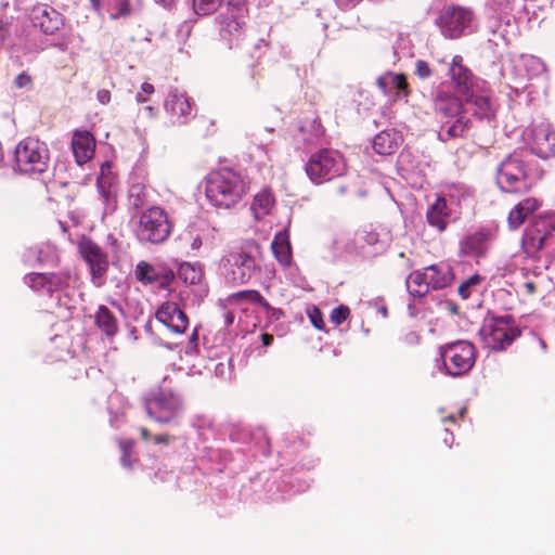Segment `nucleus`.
<instances>
[{
    "instance_id": "3c124183",
    "label": "nucleus",
    "mask_w": 555,
    "mask_h": 555,
    "mask_svg": "<svg viewBox=\"0 0 555 555\" xmlns=\"http://www.w3.org/2000/svg\"><path fill=\"white\" fill-rule=\"evenodd\" d=\"M402 341L408 346H415L420 341V336L416 332L410 331L403 335Z\"/></svg>"
},
{
    "instance_id": "f257e3e1",
    "label": "nucleus",
    "mask_w": 555,
    "mask_h": 555,
    "mask_svg": "<svg viewBox=\"0 0 555 555\" xmlns=\"http://www.w3.org/2000/svg\"><path fill=\"white\" fill-rule=\"evenodd\" d=\"M246 190L243 178L230 168L210 172L206 181L207 199L217 208L229 209L235 206Z\"/></svg>"
},
{
    "instance_id": "7ed1b4c3",
    "label": "nucleus",
    "mask_w": 555,
    "mask_h": 555,
    "mask_svg": "<svg viewBox=\"0 0 555 555\" xmlns=\"http://www.w3.org/2000/svg\"><path fill=\"white\" fill-rule=\"evenodd\" d=\"M50 166V151L46 142L37 138H25L14 152V169L26 176L42 175Z\"/></svg>"
},
{
    "instance_id": "0e129e2a",
    "label": "nucleus",
    "mask_w": 555,
    "mask_h": 555,
    "mask_svg": "<svg viewBox=\"0 0 555 555\" xmlns=\"http://www.w3.org/2000/svg\"><path fill=\"white\" fill-rule=\"evenodd\" d=\"M91 3L92 9L96 13H101V0H89Z\"/></svg>"
},
{
    "instance_id": "ea45409f",
    "label": "nucleus",
    "mask_w": 555,
    "mask_h": 555,
    "mask_svg": "<svg viewBox=\"0 0 555 555\" xmlns=\"http://www.w3.org/2000/svg\"><path fill=\"white\" fill-rule=\"evenodd\" d=\"M481 282V278L478 274H474L463 281L459 287L457 293L462 299H467L472 294V288L477 286Z\"/></svg>"
},
{
    "instance_id": "09e8293b",
    "label": "nucleus",
    "mask_w": 555,
    "mask_h": 555,
    "mask_svg": "<svg viewBox=\"0 0 555 555\" xmlns=\"http://www.w3.org/2000/svg\"><path fill=\"white\" fill-rule=\"evenodd\" d=\"M184 240H186L190 243V247L192 250L196 251L202 247V237L198 234L193 235L192 232H188V234L184 236Z\"/></svg>"
},
{
    "instance_id": "a211bd4d",
    "label": "nucleus",
    "mask_w": 555,
    "mask_h": 555,
    "mask_svg": "<svg viewBox=\"0 0 555 555\" xmlns=\"http://www.w3.org/2000/svg\"><path fill=\"white\" fill-rule=\"evenodd\" d=\"M195 103L185 93L171 92L165 101V109L172 121L178 125L186 124L193 116Z\"/></svg>"
},
{
    "instance_id": "4c0bfd02",
    "label": "nucleus",
    "mask_w": 555,
    "mask_h": 555,
    "mask_svg": "<svg viewBox=\"0 0 555 555\" xmlns=\"http://www.w3.org/2000/svg\"><path fill=\"white\" fill-rule=\"evenodd\" d=\"M223 0H193V8L197 15H207L217 11Z\"/></svg>"
},
{
    "instance_id": "603ef678",
    "label": "nucleus",
    "mask_w": 555,
    "mask_h": 555,
    "mask_svg": "<svg viewBox=\"0 0 555 555\" xmlns=\"http://www.w3.org/2000/svg\"><path fill=\"white\" fill-rule=\"evenodd\" d=\"M96 99L103 105L108 104L111 102V99H112L111 91L106 90V89L99 90L98 93H96Z\"/></svg>"
},
{
    "instance_id": "7c9ffc66",
    "label": "nucleus",
    "mask_w": 555,
    "mask_h": 555,
    "mask_svg": "<svg viewBox=\"0 0 555 555\" xmlns=\"http://www.w3.org/2000/svg\"><path fill=\"white\" fill-rule=\"evenodd\" d=\"M48 293H54L67 287L72 280L69 270L48 273Z\"/></svg>"
},
{
    "instance_id": "ddd939ff",
    "label": "nucleus",
    "mask_w": 555,
    "mask_h": 555,
    "mask_svg": "<svg viewBox=\"0 0 555 555\" xmlns=\"http://www.w3.org/2000/svg\"><path fill=\"white\" fill-rule=\"evenodd\" d=\"M454 93L464 98L472 95L476 78L473 72L463 64L461 55L453 56L447 73Z\"/></svg>"
},
{
    "instance_id": "c756f323",
    "label": "nucleus",
    "mask_w": 555,
    "mask_h": 555,
    "mask_svg": "<svg viewBox=\"0 0 555 555\" xmlns=\"http://www.w3.org/2000/svg\"><path fill=\"white\" fill-rule=\"evenodd\" d=\"M466 103H472L475 106L474 114L479 118H492L494 117L495 109L491 102V99L486 95H472L465 99Z\"/></svg>"
},
{
    "instance_id": "58836bf2",
    "label": "nucleus",
    "mask_w": 555,
    "mask_h": 555,
    "mask_svg": "<svg viewBox=\"0 0 555 555\" xmlns=\"http://www.w3.org/2000/svg\"><path fill=\"white\" fill-rule=\"evenodd\" d=\"M134 442L132 440H120L119 448L121 451L120 463L125 468H132L133 461L131 459V453L133 449Z\"/></svg>"
},
{
    "instance_id": "f8f14e48",
    "label": "nucleus",
    "mask_w": 555,
    "mask_h": 555,
    "mask_svg": "<svg viewBox=\"0 0 555 555\" xmlns=\"http://www.w3.org/2000/svg\"><path fill=\"white\" fill-rule=\"evenodd\" d=\"M473 12L464 7H446L436 20L437 26L446 38H459L470 25Z\"/></svg>"
},
{
    "instance_id": "052dcab7",
    "label": "nucleus",
    "mask_w": 555,
    "mask_h": 555,
    "mask_svg": "<svg viewBox=\"0 0 555 555\" xmlns=\"http://www.w3.org/2000/svg\"><path fill=\"white\" fill-rule=\"evenodd\" d=\"M144 109H145V112H146V114H147V116L150 118H155L156 117L157 111H156V108L154 106L147 105V106H145Z\"/></svg>"
},
{
    "instance_id": "5fc2aeb1",
    "label": "nucleus",
    "mask_w": 555,
    "mask_h": 555,
    "mask_svg": "<svg viewBox=\"0 0 555 555\" xmlns=\"http://www.w3.org/2000/svg\"><path fill=\"white\" fill-rule=\"evenodd\" d=\"M340 8H351L361 2V0H335Z\"/></svg>"
},
{
    "instance_id": "4be33fe9",
    "label": "nucleus",
    "mask_w": 555,
    "mask_h": 555,
    "mask_svg": "<svg viewBox=\"0 0 555 555\" xmlns=\"http://www.w3.org/2000/svg\"><path fill=\"white\" fill-rule=\"evenodd\" d=\"M541 205L542 201L533 196L526 197L520 201L508 214L507 221L509 228L513 230L520 228L526 219L535 212Z\"/></svg>"
},
{
    "instance_id": "4468645a",
    "label": "nucleus",
    "mask_w": 555,
    "mask_h": 555,
    "mask_svg": "<svg viewBox=\"0 0 555 555\" xmlns=\"http://www.w3.org/2000/svg\"><path fill=\"white\" fill-rule=\"evenodd\" d=\"M495 233L488 228L466 234L460 242V253L464 256L483 258L487 256Z\"/></svg>"
},
{
    "instance_id": "de8ad7c7",
    "label": "nucleus",
    "mask_w": 555,
    "mask_h": 555,
    "mask_svg": "<svg viewBox=\"0 0 555 555\" xmlns=\"http://www.w3.org/2000/svg\"><path fill=\"white\" fill-rule=\"evenodd\" d=\"M131 13V5L129 0H121L119 3L118 11L112 15V18L116 20L121 16H128Z\"/></svg>"
},
{
    "instance_id": "2f4dec72",
    "label": "nucleus",
    "mask_w": 555,
    "mask_h": 555,
    "mask_svg": "<svg viewBox=\"0 0 555 555\" xmlns=\"http://www.w3.org/2000/svg\"><path fill=\"white\" fill-rule=\"evenodd\" d=\"M455 120L448 128L447 135L449 139L463 138L470 129L472 120L463 114L454 117Z\"/></svg>"
},
{
    "instance_id": "0eeeda50",
    "label": "nucleus",
    "mask_w": 555,
    "mask_h": 555,
    "mask_svg": "<svg viewBox=\"0 0 555 555\" xmlns=\"http://www.w3.org/2000/svg\"><path fill=\"white\" fill-rule=\"evenodd\" d=\"M172 227V222L162 207L151 206L139 217L137 236L144 243L162 244L171 234Z\"/></svg>"
},
{
    "instance_id": "37998d69",
    "label": "nucleus",
    "mask_w": 555,
    "mask_h": 555,
    "mask_svg": "<svg viewBox=\"0 0 555 555\" xmlns=\"http://www.w3.org/2000/svg\"><path fill=\"white\" fill-rule=\"evenodd\" d=\"M350 315V309L347 306H339L334 308L331 312L330 319L336 326L343 324Z\"/></svg>"
},
{
    "instance_id": "a18cd8bd",
    "label": "nucleus",
    "mask_w": 555,
    "mask_h": 555,
    "mask_svg": "<svg viewBox=\"0 0 555 555\" xmlns=\"http://www.w3.org/2000/svg\"><path fill=\"white\" fill-rule=\"evenodd\" d=\"M175 280V273L171 269L160 268L156 282L160 288H167Z\"/></svg>"
},
{
    "instance_id": "5701e85b",
    "label": "nucleus",
    "mask_w": 555,
    "mask_h": 555,
    "mask_svg": "<svg viewBox=\"0 0 555 555\" xmlns=\"http://www.w3.org/2000/svg\"><path fill=\"white\" fill-rule=\"evenodd\" d=\"M271 250L276 261L283 267H289L292 263V246L287 229L278 232L271 243Z\"/></svg>"
},
{
    "instance_id": "79ce46f5",
    "label": "nucleus",
    "mask_w": 555,
    "mask_h": 555,
    "mask_svg": "<svg viewBox=\"0 0 555 555\" xmlns=\"http://www.w3.org/2000/svg\"><path fill=\"white\" fill-rule=\"evenodd\" d=\"M356 242L363 247L364 244L375 245L378 242V234L373 230H360L356 234Z\"/></svg>"
},
{
    "instance_id": "4d7b16f0",
    "label": "nucleus",
    "mask_w": 555,
    "mask_h": 555,
    "mask_svg": "<svg viewBox=\"0 0 555 555\" xmlns=\"http://www.w3.org/2000/svg\"><path fill=\"white\" fill-rule=\"evenodd\" d=\"M524 288L528 295H533L537 292V285L533 282H526Z\"/></svg>"
},
{
    "instance_id": "a19ab883",
    "label": "nucleus",
    "mask_w": 555,
    "mask_h": 555,
    "mask_svg": "<svg viewBox=\"0 0 555 555\" xmlns=\"http://www.w3.org/2000/svg\"><path fill=\"white\" fill-rule=\"evenodd\" d=\"M27 279L33 289L48 292V273L33 272L27 275Z\"/></svg>"
},
{
    "instance_id": "20e7f679",
    "label": "nucleus",
    "mask_w": 555,
    "mask_h": 555,
    "mask_svg": "<svg viewBox=\"0 0 555 555\" xmlns=\"http://www.w3.org/2000/svg\"><path fill=\"white\" fill-rule=\"evenodd\" d=\"M454 280L452 269L447 264H431L423 270H415L406 279L411 296L425 297L430 291L448 287Z\"/></svg>"
},
{
    "instance_id": "f3484780",
    "label": "nucleus",
    "mask_w": 555,
    "mask_h": 555,
    "mask_svg": "<svg viewBox=\"0 0 555 555\" xmlns=\"http://www.w3.org/2000/svg\"><path fill=\"white\" fill-rule=\"evenodd\" d=\"M228 262L231 264L230 279L236 284L248 283L257 268L255 258L244 250L231 251Z\"/></svg>"
},
{
    "instance_id": "8fccbe9b",
    "label": "nucleus",
    "mask_w": 555,
    "mask_h": 555,
    "mask_svg": "<svg viewBox=\"0 0 555 555\" xmlns=\"http://www.w3.org/2000/svg\"><path fill=\"white\" fill-rule=\"evenodd\" d=\"M33 82V78L26 72L21 73L15 79V86L17 88L29 87Z\"/></svg>"
},
{
    "instance_id": "c03bdc74",
    "label": "nucleus",
    "mask_w": 555,
    "mask_h": 555,
    "mask_svg": "<svg viewBox=\"0 0 555 555\" xmlns=\"http://www.w3.org/2000/svg\"><path fill=\"white\" fill-rule=\"evenodd\" d=\"M308 317L311 322V324L319 331L325 330V322L323 320V313L322 311L313 306L312 308L308 309Z\"/></svg>"
},
{
    "instance_id": "6ab92c4d",
    "label": "nucleus",
    "mask_w": 555,
    "mask_h": 555,
    "mask_svg": "<svg viewBox=\"0 0 555 555\" xmlns=\"http://www.w3.org/2000/svg\"><path fill=\"white\" fill-rule=\"evenodd\" d=\"M156 319L171 332L182 334L189 326V319L176 302L166 301L156 311Z\"/></svg>"
},
{
    "instance_id": "9b49d317",
    "label": "nucleus",
    "mask_w": 555,
    "mask_h": 555,
    "mask_svg": "<svg viewBox=\"0 0 555 555\" xmlns=\"http://www.w3.org/2000/svg\"><path fill=\"white\" fill-rule=\"evenodd\" d=\"M448 82L442 81L431 92V107L440 119L449 120L465 113L464 98L452 92Z\"/></svg>"
},
{
    "instance_id": "864d4df0",
    "label": "nucleus",
    "mask_w": 555,
    "mask_h": 555,
    "mask_svg": "<svg viewBox=\"0 0 555 555\" xmlns=\"http://www.w3.org/2000/svg\"><path fill=\"white\" fill-rule=\"evenodd\" d=\"M153 440L156 444H168L173 440V437L169 434H160L153 436Z\"/></svg>"
},
{
    "instance_id": "338daca9",
    "label": "nucleus",
    "mask_w": 555,
    "mask_h": 555,
    "mask_svg": "<svg viewBox=\"0 0 555 555\" xmlns=\"http://www.w3.org/2000/svg\"><path fill=\"white\" fill-rule=\"evenodd\" d=\"M347 186H339V189L337 190V193L339 195H345L347 193Z\"/></svg>"
},
{
    "instance_id": "f03ea898",
    "label": "nucleus",
    "mask_w": 555,
    "mask_h": 555,
    "mask_svg": "<svg viewBox=\"0 0 555 555\" xmlns=\"http://www.w3.org/2000/svg\"><path fill=\"white\" fill-rule=\"evenodd\" d=\"M183 408V401L173 386V380L165 377L144 398V409L154 422L165 425L172 423Z\"/></svg>"
},
{
    "instance_id": "dca6fc26",
    "label": "nucleus",
    "mask_w": 555,
    "mask_h": 555,
    "mask_svg": "<svg viewBox=\"0 0 555 555\" xmlns=\"http://www.w3.org/2000/svg\"><path fill=\"white\" fill-rule=\"evenodd\" d=\"M533 230L525 236L527 248L539 251L545 246L546 240L555 232V212H547L538 217Z\"/></svg>"
},
{
    "instance_id": "e2e57ef3",
    "label": "nucleus",
    "mask_w": 555,
    "mask_h": 555,
    "mask_svg": "<svg viewBox=\"0 0 555 555\" xmlns=\"http://www.w3.org/2000/svg\"><path fill=\"white\" fill-rule=\"evenodd\" d=\"M141 437L144 441H147L151 438V433L147 428L141 427L140 428Z\"/></svg>"
},
{
    "instance_id": "473e14b6",
    "label": "nucleus",
    "mask_w": 555,
    "mask_h": 555,
    "mask_svg": "<svg viewBox=\"0 0 555 555\" xmlns=\"http://www.w3.org/2000/svg\"><path fill=\"white\" fill-rule=\"evenodd\" d=\"M160 269L155 268L146 261H140L137 264L135 274L140 282L145 284H154Z\"/></svg>"
},
{
    "instance_id": "c9c22d12",
    "label": "nucleus",
    "mask_w": 555,
    "mask_h": 555,
    "mask_svg": "<svg viewBox=\"0 0 555 555\" xmlns=\"http://www.w3.org/2000/svg\"><path fill=\"white\" fill-rule=\"evenodd\" d=\"M105 168L109 169V165L106 164L101 167V176L98 179L99 191L105 202L116 203V194L111 190V182L107 177H104Z\"/></svg>"
},
{
    "instance_id": "a878e982",
    "label": "nucleus",
    "mask_w": 555,
    "mask_h": 555,
    "mask_svg": "<svg viewBox=\"0 0 555 555\" xmlns=\"http://www.w3.org/2000/svg\"><path fill=\"white\" fill-rule=\"evenodd\" d=\"M244 22H240L235 17H227L221 22L219 34L221 39L227 41L230 48H232V46L238 42L244 36Z\"/></svg>"
},
{
    "instance_id": "423d86ee",
    "label": "nucleus",
    "mask_w": 555,
    "mask_h": 555,
    "mask_svg": "<svg viewBox=\"0 0 555 555\" xmlns=\"http://www.w3.org/2000/svg\"><path fill=\"white\" fill-rule=\"evenodd\" d=\"M306 172L314 183L320 184L345 175L347 165L338 151L322 149L310 156Z\"/></svg>"
},
{
    "instance_id": "c85d7f7f",
    "label": "nucleus",
    "mask_w": 555,
    "mask_h": 555,
    "mask_svg": "<svg viewBox=\"0 0 555 555\" xmlns=\"http://www.w3.org/2000/svg\"><path fill=\"white\" fill-rule=\"evenodd\" d=\"M37 24L44 34L52 35L60 29L62 17L55 10H42L39 16H36Z\"/></svg>"
},
{
    "instance_id": "6e6d98bb",
    "label": "nucleus",
    "mask_w": 555,
    "mask_h": 555,
    "mask_svg": "<svg viewBox=\"0 0 555 555\" xmlns=\"http://www.w3.org/2000/svg\"><path fill=\"white\" fill-rule=\"evenodd\" d=\"M453 441H454L453 434L451 431H449V429H444V431H443V442L448 447H451Z\"/></svg>"
},
{
    "instance_id": "2eb2a0df",
    "label": "nucleus",
    "mask_w": 555,
    "mask_h": 555,
    "mask_svg": "<svg viewBox=\"0 0 555 555\" xmlns=\"http://www.w3.org/2000/svg\"><path fill=\"white\" fill-rule=\"evenodd\" d=\"M78 250L88 263L93 280L102 278L108 269L107 255L92 240L83 237L78 243Z\"/></svg>"
},
{
    "instance_id": "f704fd0d",
    "label": "nucleus",
    "mask_w": 555,
    "mask_h": 555,
    "mask_svg": "<svg viewBox=\"0 0 555 555\" xmlns=\"http://www.w3.org/2000/svg\"><path fill=\"white\" fill-rule=\"evenodd\" d=\"M146 188L142 183H135L129 189V202L135 209L142 208L146 203Z\"/></svg>"
},
{
    "instance_id": "39448f33",
    "label": "nucleus",
    "mask_w": 555,
    "mask_h": 555,
    "mask_svg": "<svg viewBox=\"0 0 555 555\" xmlns=\"http://www.w3.org/2000/svg\"><path fill=\"white\" fill-rule=\"evenodd\" d=\"M532 169L517 155H508L500 164L496 184L503 192L522 193L531 188Z\"/></svg>"
},
{
    "instance_id": "cd10ccee",
    "label": "nucleus",
    "mask_w": 555,
    "mask_h": 555,
    "mask_svg": "<svg viewBox=\"0 0 555 555\" xmlns=\"http://www.w3.org/2000/svg\"><path fill=\"white\" fill-rule=\"evenodd\" d=\"M373 149L380 155H390L398 149V138L391 131H382L374 138Z\"/></svg>"
},
{
    "instance_id": "412c9836",
    "label": "nucleus",
    "mask_w": 555,
    "mask_h": 555,
    "mask_svg": "<svg viewBox=\"0 0 555 555\" xmlns=\"http://www.w3.org/2000/svg\"><path fill=\"white\" fill-rule=\"evenodd\" d=\"M450 217L451 208L449 207L447 199L442 196H438L426 210L427 223L439 233L447 230Z\"/></svg>"
},
{
    "instance_id": "bf43d9fd",
    "label": "nucleus",
    "mask_w": 555,
    "mask_h": 555,
    "mask_svg": "<svg viewBox=\"0 0 555 555\" xmlns=\"http://www.w3.org/2000/svg\"><path fill=\"white\" fill-rule=\"evenodd\" d=\"M273 339H274L273 335H271L269 333L261 334V340L264 346H270L272 344Z\"/></svg>"
},
{
    "instance_id": "bb28decb",
    "label": "nucleus",
    "mask_w": 555,
    "mask_h": 555,
    "mask_svg": "<svg viewBox=\"0 0 555 555\" xmlns=\"http://www.w3.org/2000/svg\"><path fill=\"white\" fill-rule=\"evenodd\" d=\"M274 203L275 199L271 189L263 188L255 195L250 209L254 212L255 218L257 220H261L264 216H268L271 212Z\"/></svg>"
},
{
    "instance_id": "69168bd1",
    "label": "nucleus",
    "mask_w": 555,
    "mask_h": 555,
    "mask_svg": "<svg viewBox=\"0 0 555 555\" xmlns=\"http://www.w3.org/2000/svg\"><path fill=\"white\" fill-rule=\"evenodd\" d=\"M135 100H137V102H138V103H144V102H146V99L142 95V93H141V92L137 93V95H135Z\"/></svg>"
},
{
    "instance_id": "6e6552de",
    "label": "nucleus",
    "mask_w": 555,
    "mask_h": 555,
    "mask_svg": "<svg viewBox=\"0 0 555 555\" xmlns=\"http://www.w3.org/2000/svg\"><path fill=\"white\" fill-rule=\"evenodd\" d=\"M520 333L512 317L505 315L487 320L479 331V336L485 348L502 351L511 346Z\"/></svg>"
},
{
    "instance_id": "e433bc0d",
    "label": "nucleus",
    "mask_w": 555,
    "mask_h": 555,
    "mask_svg": "<svg viewBox=\"0 0 555 555\" xmlns=\"http://www.w3.org/2000/svg\"><path fill=\"white\" fill-rule=\"evenodd\" d=\"M177 274L180 280L189 284H196L201 280V272L191 263H182Z\"/></svg>"
},
{
    "instance_id": "aec40b11",
    "label": "nucleus",
    "mask_w": 555,
    "mask_h": 555,
    "mask_svg": "<svg viewBox=\"0 0 555 555\" xmlns=\"http://www.w3.org/2000/svg\"><path fill=\"white\" fill-rule=\"evenodd\" d=\"M72 151L79 166L91 160L95 152V139L88 130H75L72 139Z\"/></svg>"
},
{
    "instance_id": "680f3d73",
    "label": "nucleus",
    "mask_w": 555,
    "mask_h": 555,
    "mask_svg": "<svg viewBox=\"0 0 555 555\" xmlns=\"http://www.w3.org/2000/svg\"><path fill=\"white\" fill-rule=\"evenodd\" d=\"M233 322H234V314H233V312H230V311L225 312V313H224V324H225L227 326H229V325H231Z\"/></svg>"
},
{
    "instance_id": "1a4fd4ad",
    "label": "nucleus",
    "mask_w": 555,
    "mask_h": 555,
    "mask_svg": "<svg viewBox=\"0 0 555 555\" xmlns=\"http://www.w3.org/2000/svg\"><path fill=\"white\" fill-rule=\"evenodd\" d=\"M447 373L451 376H462L468 373L475 364V346L466 340H459L439 347Z\"/></svg>"
},
{
    "instance_id": "13d9d810",
    "label": "nucleus",
    "mask_w": 555,
    "mask_h": 555,
    "mask_svg": "<svg viewBox=\"0 0 555 555\" xmlns=\"http://www.w3.org/2000/svg\"><path fill=\"white\" fill-rule=\"evenodd\" d=\"M146 93V94H152L154 93V87L153 85L149 83V82H143L141 85V93Z\"/></svg>"
},
{
    "instance_id": "72a5a7b5",
    "label": "nucleus",
    "mask_w": 555,
    "mask_h": 555,
    "mask_svg": "<svg viewBox=\"0 0 555 555\" xmlns=\"http://www.w3.org/2000/svg\"><path fill=\"white\" fill-rule=\"evenodd\" d=\"M232 299L236 302L246 300L251 304H257L266 309H268L270 307L267 299L256 289H246V291L237 292L232 295Z\"/></svg>"
},
{
    "instance_id": "393cba45",
    "label": "nucleus",
    "mask_w": 555,
    "mask_h": 555,
    "mask_svg": "<svg viewBox=\"0 0 555 555\" xmlns=\"http://www.w3.org/2000/svg\"><path fill=\"white\" fill-rule=\"evenodd\" d=\"M94 322L96 327L107 337H114L119 331V324L114 313L106 307L100 306Z\"/></svg>"
},
{
    "instance_id": "774afa93",
    "label": "nucleus",
    "mask_w": 555,
    "mask_h": 555,
    "mask_svg": "<svg viewBox=\"0 0 555 555\" xmlns=\"http://www.w3.org/2000/svg\"><path fill=\"white\" fill-rule=\"evenodd\" d=\"M447 422L454 423L455 422V417L453 415H449V416L443 418V423H447Z\"/></svg>"
},
{
    "instance_id": "49530a36",
    "label": "nucleus",
    "mask_w": 555,
    "mask_h": 555,
    "mask_svg": "<svg viewBox=\"0 0 555 555\" xmlns=\"http://www.w3.org/2000/svg\"><path fill=\"white\" fill-rule=\"evenodd\" d=\"M415 74L421 78V79H427L431 76L433 74V70L429 66V63L424 61V60H418L416 61V64H415Z\"/></svg>"
},
{
    "instance_id": "b1692460",
    "label": "nucleus",
    "mask_w": 555,
    "mask_h": 555,
    "mask_svg": "<svg viewBox=\"0 0 555 555\" xmlns=\"http://www.w3.org/2000/svg\"><path fill=\"white\" fill-rule=\"evenodd\" d=\"M377 86L384 92H387V88L390 86L398 90V94L403 98H409L411 89L406 80V76L402 73L396 74L392 72L386 73L376 80Z\"/></svg>"
},
{
    "instance_id": "9d476101",
    "label": "nucleus",
    "mask_w": 555,
    "mask_h": 555,
    "mask_svg": "<svg viewBox=\"0 0 555 555\" xmlns=\"http://www.w3.org/2000/svg\"><path fill=\"white\" fill-rule=\"evenodd\" d=\"M527 141L530 151L542 159L555 157V129L543 118L535 119L528 129Z\"/></svg>"
}]
</instances>
